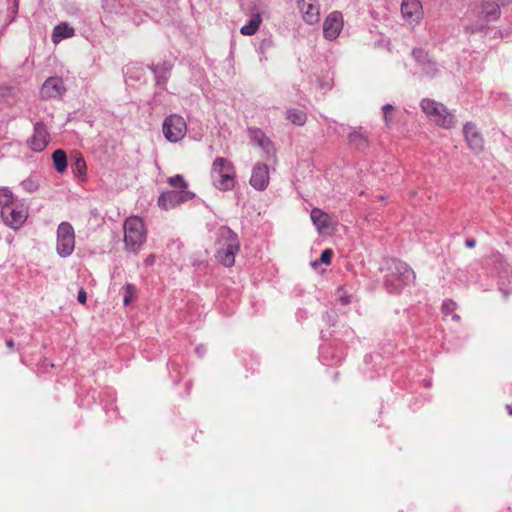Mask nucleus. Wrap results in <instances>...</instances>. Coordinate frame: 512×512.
<instances>
[{
	"mask_svg": "<svg viewBox=\"0 0 512 512\" xmlns=\"http://www.w3.org/2000/svg\"><path fill=\"white\" fill-rule=\"evenodd\" d=\"M6 345L9 347V348H12L14 346V342L13 340H7L6 341Z\"/></svg>",
	"mask_w": 512,
	"mask_h": 512,
	"instance_id": "4c0bfd02",
	"label": "nucleus"
},
{
	"mask_svg": "<svg viewBox=\"0 0 512 512\" xmlns=\"http://www.w3.org/2000/svg\"><path fill=\"white\" fill-rule=\"evenodd\" d=\"M285 116L289 122L297 126H303L307 120L306 113L303 110L297 108L287 109Z\"/></svg>",
	"mask_w": 512,
	"mask_h": 512,
	"instance_id": "4be33fe9",
	"label": "nucleus"
},
{
	"mask_svg": "<svg viewBox=\"0 0 512 512\" xmlns=\"http://www.w3.org/2000/svg\"><path fill=\"white\" fill-rule=\"evenodd\" d=\"M167 182L170 186L178 188L179 190H187L188 187V184L182 175H175L173 177H169Z\"/></svg>",
	"mask_w": 512,
	"mask_h": 512,
	"instance_id": "cd10ccee",
	"label": "nucleus"
},
{
	"mask_svg": "<svg viewBox=\"0 0 512 512\" xmlns=\"http://www.w3.org/2000/svg\"><path fill=\"white\" fill-rule=\"evenodd\" d=\"M344 19L340 12H331L323 22V35L327 40H335L341 33Z\"/></svg>",
	"mask_w": 512,
	"mask_h": 512,
	"instance_id": "9b49d317",
	"label": "nucleus"
},
{
	"mask_svg": "<svg viewBox=\"0 0 512 512\" xmlns=\"http://www.w3.org/2000/svg\"><path fill=\"white\" fill-rule=\"evenodd\" d=\"M1 216L6 225L13 229L20 228L28 217V210L24 205H16L1 209Z\"/></svg>",
	"mask_w": 512,
	"mask_h": 512,
	"instance_id": "9d476101",
	"label": "nucleus"
},
{
	"mask_svg": "<svg viewBox=\"0 0 512 512\" xmlns=\"http://www.w3.org/2000/svg\"><path fill=\"white\" fill-rule=\"evenodd\" d=\"M265 9L255 4L251 9V17L247 24L241 27L240 33L244 36H252L256 34L263 21Z\"/></svg>",
	"mask_w": 512,
	"mask_h": 512,
	"instance_id": "2eb2a0df",
	"label": "nucleus"
},
{
	"mask_svg": "<svg viewBox=\"0 0 512 512\" xmlns=\"http://www.w3.org/2000/svg\"><path fill=\"white\" fill-rule=\"evenodd\" d=\"M50 141V134L47 127L42 122H37L34 125L32 136L28 140V145L34 152L43 151Z\"/></svg>",
	"mask_w": 512,
	"mask_h": 512,
	"instance_id": "ddd939ff",
	"label": "nucleus"
},
{
	"mask_svg": "<svg viewBox=\"0 0 512 512\" xmlns=\"http://www.w3.org/2000/svg\"><path fill=\"white\" fill-rule=\"evenodd\" d=\"M456 303L450 299L445 300L442 304V311L445 315L453 314L456 310Z\"/></svg>",
	"mask_w": 512,
	"mask_h": 512,
	"instance_id": "c756f323",
	"label": "nucleus"
},
{
	"mask_svg": "<svg viewBox=\"0 0 512 512\" xmlns=\"http://www.w3.org/2000/svg\"><path fill=\"white\" fill-rule=\"evenodd\" d=\"M74 35V29L67 23H61L53 29L52 41L57 44L63 39L70 38Z\"/></svg>",
	"mask_w": 512,
	"mask_h": 512,
	"instance_id": "aec40b11",
	"label": "nucleus"
},
{
	"mask_svg": "<svg viewBox=\"0 0 512 512\" xmlns=\"http://www.w3.org/2000/svg\"><path fill=\"white\" fill-rule=\"evenodd\" d=\"M250 184L253 188L262 191L269 184V168L266 164L257 163L252 169Z\"/></svg>",
	"mask_w": 512,
	"mask_h": 512,
	"instance_id": "f3484780",
	"label": "nucleus"
},
{
	"mask_svg": "<svg viewBox=\"0 0 512 512\" xmlns=\"http://www.w3.org/2000/svg\"><path fill=\"white\" fill-rule=\"evenodd\" d=\"M414 280V271L406 263L397 262L393 271L386 276L385 284L390 292H398L413 283Z\"/></svg>",
	"mask_w": 512,
	"mask_h": 512,
	"instance_id": "39448f33",
	"label": "nucleus"
},
{
	"mask_svg": "<svg viewBox=\"0 0 512 512\" xmlns=\"http://www.w3.org/2000/svg\"><path fill=\"white\" fill-rule=\"evenodd\" d=\"M13 194L7 188H0V206L2 208L13 206Z\"/></svg>",
	"mask_w": 512,
	"mask_h": 512,
	"instance_id": "393cba45",
	"label": "nucleus"
},
{
	"mask_svg": "<svg viewBox=\"0 0 512 512\" xmlns=\"http://www.w3.org/2000/svg\"><path fill=\"white\" fill-rule=\"evenodd\" d=\"M211 181L215 188L221 191L232 190L236 182L235 167L227 158L216 157L211 165Z\"/></svg>",
	"mask_w": 512,
	"mask_h": 512,
	"instance_id": "f03ea898",
	"label": "nucleus"
},
{
	"mask_svg": "<svg viewBox=\"0 0 512 512\" xmlns=\"http://www.w3.org/2000/svg\"><path fill=\"white\" fill-rule=\"evenodd\" d=\"M420 107L425 115L437 126L452 129L456 125L455 115L442 103L430 98L421 101Z\"/></svg>",
	"mask_w": 512,
	"mask_h": 512,
	"instance_id": "20e7f679",
	"label": "nucleus"
},
{
	"mask_svg": "<svg viewBox=\"0 0 512 512\" xmlns=\"http://www.w3.org/2000/svg\"><path fill=\"white\" fill-rule=\"evenodd\" d=\"M78 301L81 303V304H85L86 303V300H87V294L85 292L84 289H80V291L78 292V297H77Z\"/></svg>",
	"mask_w": 512,
	"mask_h": 512,
	"instance_id": "473e14b6",
	"label": "nucleus"
},
{
	"mask_svg": "<svg viewBox=\"0 0 512 512\" xmlns=\"http://www.w3.org/2000/svg\"><path fill=\"white\" fill-rule=\"evenodd\" d=\"M162 133L168 142L178 143L186 136L187 123L181 115H168L163 120Z\"/></svg>",
	"mask_w": 512,
	"mask_h": 512,
	"instance_id": "423d86ee",
	"label": "nucleus"
},
{
	"mask_svg": "<svg viewBox=\"0 0 512 512\" xmlns=\"http://www.w3.org/2000/svg\"><path fill=\"white\" fill-rule=\"evenodd\" d=\"M53 164L58 173H63L67 168V156L66 153L59 149L52 154Z\"/></svg>",
	"mask_w": 512,
	"mask_h": 512,
	"instance_id": "b1692460",
	"label": "nucleus"
},
{
	"mask_svg": "<svg viewBox=\"0 0 512 512\" xmlns=\"http://www.w3.org/2000/svg\"><path fill=\"white\" fill-rule=\"evenodd\" d=\"M452 318H453L454 320L458 321L460 317H459L457 314H453V315H452Z\"/></svg>",
	"mask_w": 512,
	"mask_h": 512,
	"instance_id": "ea45409f",
	"label": "nucleus"
},
{
	"mask_svg": "<svg viewBox=\"0 0 512 512\" xmlns=\"http://www.w3.org/2000/svg\"><path fill=\"white\" fill-rule=\"evenodd\" d=\"M13 1V9L14 11H17L18 9V0H12Z\"/></svg>",
	"mask_w": 512,
	"mask_h": 512,
	"instance_id": "e433bc0d",
	"label": "nucleus"
},
{
	"mask_svg": "<svg viewBox=\"0 0 512 512\" xmlns=\"http://www.w3.org/2000/svg\"><path fill=\"white\" fill-rule=\"evenodd\" d=\"M481 15L487 21H494L500 16L499 5L493 2H484L481 6Z\"/></svg>",
	"mask_w": 512,
	"mask_h": 512,
	"instance_id": "412c9836",
	"label": "nucleus"
},
{
	"mask_svg": "<svg viewBox=\"0 0 512 512\" xmlns=\"http://www.w3.org/2000/svg\"><path fill=\"white\" fill-rule=\"evenodd\" d=\"M21 186L25 191L32 193L39 188L40 181L36 178H28L21 183Z\"/></svg>",
	"mask_w": 512,
	"mask_h": 512,
	"instance_id": "c85d7f7f",
	"label": "nucleus"
},
{
	"mask_svg": "<svg viewBox=\"0 0 512 512\" xmlns=\"http://www.w3.org/2000/svg\"><path fill=\"white\" fill-rule=\"evenodd\" d=\"M125 250L136 253L147 239V229L143 220L138 216L128 217L123 224Z\"/></svg>",
	"mask_w": 512,
	"mask_h": 512,
	"instance_id": "7ed1b4c3",
	"label": "nucleus"
},
{
	"mask_svg": "<svg viewBox=\"0 0 512 512\" xmlns=\"http://www.w3.org/2000/svg\"><path fill=\"white\" fill-rule=\"evenodd\" d=\"M349 143L357 148L365 147L367 144V135L361 129H353L348 134Z\"/></svg>",
	"mask_w": 512,
	"mask_h": 512,
	"instance_id": "5701e85b",
	"label": "nucleus"
},
{
	"mask_svg": "<svg viewBox=\"0 0 512 512\" xmlns=\"http://www.w3.org/2000/svg\"><path fill=\"white\" fill-rule=\"evenodd\" d=\"M507 409H508V411H509V414H511V415H512V407L507 406Z\"/></svg>",
	"mask_w": 512,
	"mask_h": 512,
	"instance_id": "a19ab883",
	"label": "nucleus"
},
{
	"mask_svg": "<svg viewBox=\"0 0 512 512\" xmlns=\"http://www.w3.org/2000/svg\"><path fill=\"white\" fill-rule=\"evenodd\" d=\"M302 19L309 25H316L320 21V8L317 0H296Z\"/></svg>",
	"mask_w": 512,
	"mask_h": 512,
	"instance_id": "f8f14e48",
	"label": "nucleus"
},
{
	"mask_svg": "<svg viewBox=\"0 0 512 512\" xmlns=\"http://www.w3.org/2000/svg\"><path fill=\"white\" fill-rule=\"evenodd\" d=\"M497 1L500 2L501 5H505V4L512 2V0H497Z\"/></svg>",
	"mask_w": 512,
	"mask_h": 512,
	"instance_id": "58836bf2",
	"label": "nucleus"
},
{
	"mask_svg": "<svg viewBox=\"0 0 512 512\" xmlns=\"http://www.w3.org/2000/svg\"><path fill=\"white\" fill-rule=\"evenodd\" d=\"M72 169H73L74 174L77 177L81 178L86 175V171H87L86 162L84 161V159L82 157H77L72 166Z\"/></svg>",
	"mask_w": 512,
	"mask_h": 512,
	"instance_id": "bb28decb",
	"label": "nucleus"
},
{
	"mask_svg": "<svg viewBox=\"0 0 512 512\" xmlns=\"http://www.w3.org/2000/svg\"><path fill=\"white\" fill-rule=\"evenodd\" d=\"M311 220L320 234L330 235L335 229V222L331 216L319 208H314L310 213Z\"/></svg>",
	"mask_w": 512,
	"mask_h": 512,
	"instance_id": "4468645a",
	"label": "nucleus"
},
{
	"mask_svg": "<svg viewBox=\"0 0 512 512\" xmlns=\"http://www.w3.org/2000/svg\"><path fill=\"white\" fill-rule=\"evenodd\" d=\"M154 262V256L151 255L149 256L147 259H146V263L149 265V264H152Z\"/></svg>",
	"mask_w": 512,
	"mask_h": 512,
	"instance_id": "c9c22d12",
	"label": "nucleus"
},
{
	"mask_svg": "<svg viewBox=\"0 0 512 512\" xmlns=\"http://www.w3.org/2000/svg\"><path fill=\"white\" fill-rule=\"evenodd\" d=\"M251 143L263 151V157L270 159L275 156V148L271 140L259 129L251 130Z\"/></svg>",
	"mask_w": 512,
	"mask_h": 512,
	"instance_id": "dca6fc26",
	"label": "nucleus"
},
{
	"mask_svg": "<svg viewBox=\"0 0 512 512\" xmlns=\"http://www.w3.org/2000/svg\"><path fill=\"white\" fill-rule=\"evenodd\" d=\"M332 255H333V251L331 249H325L321 253V257H320L321 263L327 264V265L330 264Z\"/></svg>",
	"mask_w": 512,
	"mask_h": 512,
	"instance_id": "2f4dec72",
	"label": "nucleus"
},
{
	"mask_svg": "<svg viewBox=\"0 0 512 512\" xmlns=\"http://www.w3.org/2000/svg\"><path fill=\"white\" fill-rule=\"evenodd\" d=\"M75 248L74 228L68 222H62L57 228L56 251L61 257L70 256Z\"/></svg>",
	"mask_w": 512,
	"mask_h": 512,
	"instance_id": "0eeeda50",
	"label": "nucleus"
},
{
	"mask_svg": "<svg viewBox=\"0 0 512 512\" xmlns=\"http://www.w3.org/2000/svg\"><path fill=\"white\" fill-rule=\"evenodd\" d=\"M217 235L215 257L223 266L232 267L240 249L238 236L228 227H221Z\"/></svg>",
	"mask_w": 512,
	"mask_h": 512,
	"instance_id": "f257e3e1",
	"label": "nucleus"
},
{
	"mask_svg": "<svg viewBox=\"0 0 512 512\" xmlns=\"http://www.w3.org/2000/svg\"><path fill=\"white\" fill-rule=\"evenodd\" d=\"M393 109L394 107L390 104H386L385 106H383V118L387 126H390L392 123L390 115Z\"/></svg>",
	"mask_w": 512,
	"mask_h": 512,
	"instance_id": "7c9ffc66",
	"label": "nucleus"
},
{
	"mask_svg": "<svg viewBox=\"0 0 512 512\" xmlns=\"http://www.w3.org/2000/svg\"><path fill=\"white\" fill-rule=\"evenodd\" d=\"M476 245V241L474 239H468L466 240V246L468 248H473Z\"/></svg>",
	"mask_w": 512,
	"mask_h": 512,
	"instance_id": "72a5a7b5",
	"label": "nucleus"
},
{
	"mask_svg": "<svg viewBox=\"0 0 512 512\" xmlns=\"http://www.w3.org/2000/svg\"><path fill=\"white\" fill-rule=\"evenodd\" d=\"M339 297L343 304H347L350 301L348 296H344V295L340 294Z\"/></svg>",
	"mask_w": 512,
	"mask_h": 512,
	"instance_id": "f704fd0d",
	"label": "nucleus"
},
{
	"mask_svg": "<svg viewBox=\"0 0 512 512\" xmlns=\"http://www.w3.org/2000/svg\"><path fill=\"white\" fill-rule=\"evenodd\" d=\"M400 11L403 20L410 26L417 25L424 15L420 0H402Z\"/></svg>",
	"mask_w": 512,
	"mask_h": 512,
	"instance_id": "1a4fd4ad",
	"label": "nucleus"
},
{
	"mask_svg": "<svg viewBox=\"0 0 512 512\" xmlns=\"http://www.w3.org/2000/svg\"><path fill=\"white\" fill-rule=\"evenodd\" d=\"M194 193L188 190H173L161 193L158 198V205L163 210H170L179 204L191 200Z\"/></svg>",
	"mask_w": 512,
	"mask_h": 512,
	"instance_id": "6e6552de",
	"label": "nucleus"
},
{
	"mask_svg": "<svg viewBox=\"0 0 512 512\" xmlns=\"http://www.w3.org/2000/svg\"><path fill=\"white\" fill-rule=\"evenodd\" d=\"M137 293L136 287L133 284H126L123 287V304L125 306L129 305L132 300L135 298Z\"/></svg>",
	"mask_w": 512,
	"mask_h": 512,
	"instance_id": "a878e982",
	"label": "nucleus"
},
{
	"mask_svg": "<svg viewBox=\"0 0 512 512\" xmlns=\"http://www.w3.org/2000/svg\"><path fill=\"white\" fill-rule=\"evenodd\" d=\"M65 91L62 79L51 77L47 79L41 87V95L44 98L60 97Z\"/></svg>",
	"mask_w": 512,
	"mask_h": 512,
	"instance_id": "6ab92c4d",
	"label": "nucleus"
},
{
	"mask_svg": "<svg viewBox=\"0 0 512 512\" xmlns=\"http://www.w3.org/2000/svg\"><path fill=\"white\" fill-rule=\"evenodd\" d=\"M465 140L471 150L480 153L484 147V140L473 123H466L463 127Z\"/></svg>",
	"mask_w": 512,
	"mask_h": 512,
	"instance_id": "a211bd4d",
	"label": "nucleus"
}]
</instances>
